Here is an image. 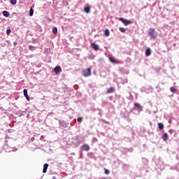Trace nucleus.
<instances>
[{
  "label": "nucleus",
  "mask_w": 179,
  "mask_h": 179,
  "mask_svg": "<svg viewBox=\"0 0 179 179\" xmlns=\"http://www.w3.org/2000/svg\"><path fill=\"white\" fill-rule=\"evenodd\" d=\"M27 117L29 118V114L27 115Z\"/></svg>",
  "instance_id": "41"
},
{
  "label": "nucleus",
  "mask_w": 179,
  "mask_h": 179,
  "mask_svg": "<svg viewBox=\"0 0 179 179\" xmlns=\"http://www.w3.org/2000/svg\"><path fill=\"white\" fill-rule=\"evenodd\" d=\"M109 60L110 62H112V64H118V62L113 57H109Z\"/></svg>",
  "instance_id": "12"
},
{
  "label": "nucleus",
  "mask_w": 179,
  "mask_h": 179,
  "mask_svg": "<svg viewBox=\"0 0 179 179\" xmlns=\"http://www.w3.org/2000/svg\"><path fill=\"white\" fill-rule=\"evenodd\" d=\"M158 128L160 131H162V129H164V124L163 123H158Z\"/></svg>",
  "instance_id": "17"
},
{
  "label": "nucleus",
  "mask_w": 179,
  "mask_h": 179,
  "mask_svg": "<svg viewBox=\"0 0 179 179\" xmlns=\"http://www.w3.org/2000/svg\"><path fill=\"white\" fill-rule=\"evenodd\" d=\"M143 107L141 106L139 103H135L134 108L131 109V113H134L135 111H137V114H139L141 111L143 110Z\"/></svg>",
  "instance_id": "1"
},
{
  "label": "nucleus",
  "mask_w": 179,
  "mask_h": 179,
  "mask_svg": "<svg viewBox=\"0 0 179 179\" xmlns=\"http://www.w3.org/2000/svg\"><path fill=\"white\" fill-rule=\"evenodd\" d=\"M120 31H121L122 33H125V28L124 27H120L119 28Z\"/></svg>",
  "instance_id": "28"
},
{
  "label": "nucleus",
  "mask_w": 179,
  "mask_h": 179,
  "mask_svg": "<svg viewBox=\"0 0 179 179\" xmlns=\"http://www.w3.org/2000/svg\"><path fill=\"white\" fill-rule=\"evenodd\" d=\"M77 121L78 122H82L83 121V117H78Z\"/></svg>",
  "instance_id": "30"
},
{
  "label": "nucleus",
  "mask_w": 179,
  "mask_h": 179,
  "mask_svg": "<svg viewBox=\"0 0 179 179\" xmlns=\"http://www.w3.org/2000/svg\"><path fill=\"white\" fill-rule=\"evenodd\" d=\"M52 179H57V177L53 176V177L52 178Z\"/></svg>",
  "instance_id": "39"
},
{
  "label": "nucleus",
  "mask_w": 179,
  "mask_h": 179,
  "mask_svg": "<svg viewBox=\"0 0 179 179\" xmlns=\"http://www.w3.org/2000/svg\"><path fill=\"white\" fill-rule=\"evenodd\" d=\"M84 12H85V13H90V6L85 7Z\"/></svg>",
  "instance_id": "16"
},
{
  "label": "nucleus",
  "mask_w": 179,
  "mask_h": 179,
  "mask_svg": "<svg viewBox=\"0 0 179 179\" xmlns=\"http://www.w3.org/2000/svg\"><path fill=\"white\" fill-rule=\"evenodd\" d=\"M114 92V87H111L107 90V93H113Z\"/></svg>",
  "instance_id": "22"
},
{
  "label": "nucleus",
  "mask_w": 179,
  "mask_h": 179,
  "mask_svg": "<svg viewBox=\"0 0 179 179\" xmlns=\"http://www.w3.org/2000/svg\"><path fill=\"white\" fill-rule=\"evenodd\" d=\"M152 54V50L150 48H148L145 50V57H150Z\"/></svg>",
  "instance_id": "10"
},
{
  "label": "nucleus",
  "mask_w": 179,
  "mask_h": 179,
  "mask_svg": "<svg viewBox=\"0 0 179 179\" xmlns=\"http://www.w3.org/2000/svg\"><path fill=\"white\" fill-rule=\"evenodd\" d=\"M54 72H55V73H56V75L61 73L62 72V69L61 68V66H55L54 68Z\"/></svg>",
  "instance_id": "7"
},
{
  "label": "nucleus",
  "mask_w": 179,
  "mask_h": 179,
  "mask_svg": "<svg viewBox=\"0 0 179 179\" xmlns=\"http://www.w3.org/2000/svg\"><path fill=\"white\" fill-rule=\"evenodd\" d=\"M119 20L122 22V23H123L124 26H128L132 23V21L127 20L124 17H120Z\"/></svg>",
  "instance_id": "3"
},
{
  "label": "nucleus",
  "mask_w": 179,
  "mask_h": 179,
  "mask_svg": "<svg viewBox=\"0 0 179 179\" xmlns=\"http://www.w3.org/2000/svg\"><path fill=\"white\" fill-rule=\"evenodd\" d=\"M83 76L85 78H89V76H92V69L88 68L83 71Z\"/></svg>",
  "instance_id": "2"
},
{
  "label": "nucleus",
  "mask_w": 179,
  "mask_h": 179,
  "mask_svg": "<svg viewBox=\"0 0 179 179\" xmlns=\"http://www.w3.org/2000/svg\"><path fill=\"white\" fill-rule=\"evenodd\" d=\"M123 83H128V79H125Z\"/></svg>",
  "instance_id": "37"
},
{
  "label": "nucleus",
  "mask_w": 179,
  "mask_h": 179,
  "mask_svg": "<svg viewBox=\"0 0 179 179\" xmlns=\"http://www.w3.org/2000/svg\"><path fill=\"white\" fill-rule=\"evenodd\" d=\"M13 44H14V45H17V41H14Z\"/></svg>",
  "instance_id": "36"
},
{
  "label": "nucleus",
  "mask_w": 179,
  "mask_h": 179,
  "mask_svg": "<svg viewBox=\"0 0 179 179\" xmlns=\"http://www.w3.org/2000/svg\"><path fill=\"white\" fill-rule=\"evenodd\" d=\"M29 50L30 51H34L36 50V47H34V45H29V47H28Z\"/></svg>",
  "instance_id": "20"
},
{
  "label": "nucleus",
  "mask_w": 179,
  "mask_h": 179,
  "mask_svg": "<svg viewBox=\"0 0 179 179\" xmlns=\"http://www.w3.org/2000/svg\"><path fill=\"white\" fill-rule=\"evenodd\" d=\"M122 117H124V118H128V117H129V114L128 113H126V114L124 115V114L122 113Z\"/></svg>",
  "instance_id": "29"
},
{
  "label": "nucleus",
  "mask_w": 179,
  "mask_h": 179,
  "mask_svg": "<svg viewBox=\"0 0 179 179\" xmlns=\"http://www.w3.org/2000/svg\"><path fill=\"white\" fill-rule=\"evenodd\" d=\"M47 170H48V164H45L43 165V173H47Z\"/></svg>",
  "instance_id": "13"
},
{
  "label": "nucleus",
  "mask_w": 179,
  "mask_h": 179,
  "mask_svg": "<svg viewBox=\"0 0 179 179\" xmlns=\"http://www.w3.org/2000/svg\"><path fill=\"white\" fill-rule=\"evenodd\" d=\"M170 90L172 93H176V92H177V89H176L174 87H171Z\"/></svg>",
  "instance_id": "25"
},
{
  "label": "nucleus",
  "mask_w": 179,
  "mask_h": 179,
  "mask_svg": "<svg viewBox=\"0 0 179 179\" xmlns=\"http://www.w3.org/2000/svg\"><path fill=\"white\" fill-rule=\"evenodd\" d=\"M31 142H34V141H36V138H34V136L31 137Z\"/></svg>",
  "instance_id": "35"
},
{
  "label": "nucleus",
  "mask_w": 179,
  "mask_h": 179,
  "mask_svg": "<svg viewBox=\"0 0 179 179\" xmlns=\"http://www.w3.org/2000/svg\"><path fill=\"white\" fill-rule=\"evenodd\" d=\"M10 3H11V5H16V3H17V0H10Z\"/></svg>",
  "instance_id": "23"
},
{
  "label": "nucleus",
  "mask_w": 179,
  "mask_h": 179,
  "mask_svg": "<svg viewBox=\"0 0 179 179\" xmlns=\"http://www.w3.org/2000/svg\"><path fill=\"white\" fill-rule=\"evenodd\" d=\"M25 97H26L27 101H30V96H29V95H27Z\"/></svg>",
  "instance_id": "34"
},
{
  "label": "nucleus",
  "mask_w": 179,
  "mask_h": 179,
  "mask_svg": "<svg viewBox=\"0 0 179 179\" xmlns=\"http://www.w3.org/2000/svg\"><path fill=\"white\" fill-rule=\"evenodd\" d=\"M142 160H143V164H145V165L148 164V159L142 158Z\"/></svg>",
  "instance_id": "26"
},
{
  "label": "nucleus",
  "mask_w": 179,
  "mask_h": 179,
  "mask_svg": "<svg viewBox=\"0 0 179 179\" xmlns=\"http://www.w3.org/2000/svg\"><path fill=\"white\" fill-rule=\"evenodd\" d=\"M23 93H24V97H26V96H29V94H27V89H24Z\"/></svg>",
  "instance_id": "27"
},
{
  "label": "nucleus",
  "mask_w": 179,
  "mask_h": 179,
  "mask_svg": "<svg viewBox=\"0 0 179 179\" xmlns=\"http://www.w3.org/2000/svg\"><path fill=\"white\" fill-rule=\"evenodd\" d=\"M92 47L95 51L100 50V47H99V45H97L94 42L92 43Z\"/></svg>",
  "instance_id": "9"
},
{
  "label": "nucleus",
  "mask_w": 179,
  "mask_h": 179,
  "mask_svg": "<svg viewBox=\"0 0 179 179\" xmlns=\"http://www.w3.org/2000/svg\"><path fill=\"white\" fill-rule=\"evenodd\" d=\"M162 139L166 142L169 139V134H167V133H164L162 136Z\"/></svg>",
  "instance_id": "14"
},
{
  "label": "nucleus",
  "mask_w": 179,
  "mask_h": 179,
  "mask_svg": "<svg viewBox=\"0 0 179 179\" xmlns=\"http://www.w3.org/2000/svg\"><path fill=\"white\" fill-rule=\"evenodd\" d=\"M3 15L5 17H9V16H10V13L8 10H3Z\"/></svg>",
  "instance_id": "11"
},
{
  "label": "nucleus",
  "mask_w": 179,
  "mask_h": 179,
  "mask_svg": "<svg viewBox=\"0 0 179 179\" xmlns=\"http://www.w3.org/2000/svg\"><path fill=\"white\" fill-rule=\"evenodd\" d=\"M34 13V10H33V8H31L29 9V16H33Z\"/></svg>",
  "instance_id": "21"
},
{
  "label": "nucleus",
  "mask_w": 179,
  "mask_h": 179,
  "mask_svg": "<svg viewBox=\"0 0 179 179\" xmlns=\"http://www.w3.org/2000/svg\"><path fill=\"white\" fill-rule=\"evenodd\" d=\"M155 28H152L148 32V34L149 36H150L151 38H156V37H157V35H156V33H155Z\"/></svg>",
  "instance_id": "5"
},
{
  "label": "nucleus",
  "mask_w": 179,
  "mask_h": 179,
  "mask_svg": "<svg viewBox=\"0 0 179 179\" xmlns=\"http://www.w3.org/2000/svg\"><path fill=\"white\" fill-rule=\"evenodd\" d=\"M52 33H53V34H57V33H58V28H57V27H53Z\"/></svg>",
  "instance_id": "18"
},
{
  "label": "nucleus",
  "mask_w": 179,
  "mask_h": 179,
  "mask_svg": "<svg viewBox=\"0 0 179 179\" xmlns=\"http://www.w3.org/2000/svg\"><path fill=\"white\" fill-rule=\"evenodd\" d=\"M141 92H142L143 93H149V90L146 89L145 87H142L141 88Z\"/></svg>",
  "instance_id": "15"
},
{
  "label": "nucleus",
  "mask_w": 179,
  "mask_h": 179,
  "mask_svg": "<svg viewBox=\"0 0 179 179\" xmlns=\"http://www.w3.org/2000/svg\"><path fill=\"white\" fill-rule=\"evenodd\" d=\"M5 142H6V145H3V148H4V149H8V141L6 140Z\"/></svg>",
  "instance_id": "31"
},
{
  "label": "nucleus",
  "mask_w": 179,
  "mask_h": 179,
  "mask_svg": "<svg viewBox=\"0 0 179 179\" xmlns=\"http://www.w3.org/2000/svg\"><path fill=\"white\" fill-rule=\"evenodd\" d=\"M150 90H152V88H150Z\"/></svg>",
  "instance_id": "42"
},
{
  "label": "nucleus",
  "mask_w": 179,
  "mask_h": 179,
  "mask_svg": "<svg viewBox=\"0 0 179 179\" xmlns=\"http://www.w3.org/2000/svg\"><path fill=\"white\" fill-rule=\"evenodd\" d=\"M105 174H110V171H108V169H105Z\"/></svg>",
  "instance_id": "33"
},
{
  "label": "nucleus",
  "mask_w": 179,
  "mask_h": 179,
  "mask_svg": "<svg viewBox=\"0 0 179 179\" xmlns=\"http://www.w3.org/2000/svg\"><path fill=\"white\" fill-rule=\"evenodd\" d=\"M59 124L62 129L68 128V125H69V123H66L65 120H59Z\"/></svg>",
  "instance_id": "6"
},
{
  "label": "nucleus",
  "mask_w": 179,
  "mask_h": 179,
  "mask_svg": "<svg viewBox=\"0 0 179 179\" xmlns=\"http://www.w3.org/2000/svg\"><path fill=\"white\" fill-rule=\"evenodd\" d=\"M81 150L89 152L90 150V146H89L87 144H84L81 146Z\"/></svg>",
  "instance_id": "8"
},
{
  "label": "nucleus",
  "mask_w": 179,
  "mask_h": 179,
  "mask_svg": "<svg viewBox=\"0 0 179 179\" xmlns=\"http://www.w3.org/2000/svg\"><path fill=\"white\" fill-rule=\"evenodd\" d=\"M10 33H12V29H10V28L6 30V34L7 36H10Z\"/></svg>",
  "instance_id": "24"
},
{
  "label": "nucleus",
  "mask_w": 179,
  "mask_h": 179,
  "mask_svg": "<svg viewBox=\"0 0 179 179\" xmlns=\"http://www.w3.org/2000/svg\"><path fill=\"white\" fill-rule=\"evenodd\" d=\"M106 124H108V122H106Z\"/></svg>",
  "instance_id": "40"
},
{
  "label": "nucleus",
  "mask_w": 179,
  "mask_h": 179,
  "mask_svg": "<svg viewBox=\"0 0 179 179\" xmlns=\"http://www.w3.org/2000/svg\"><path fill=\"white\" fill-rule=\"evenodd\" d=\"M16 150H17V148H15L14 150L13 148H9L8 152H16Z\"/></svg>",
  "instance_id": "32"
},
{
  "label": "nucleus",
  "mask_w": 179,
  "mask_h": 179,
  "mask_svg": "<svg viewBox=\"0 0 179 179\" xmlns=\"http://www.w3.org/2000/svg\"><path fill=\"white\" fill-rule=\"evenodd\" d=\"M104 34L106 37H108V36H110V30H108V29H105Z\"/></svg>",
  "instance_id": "19"
},
{
  "label": "nucleus",
  "mask_w": 179,
  "mask_h": 179,
  "mask_svg": "<svg viewBox=\"0 0 179 179\" xmlns=\"http://www.w3.org/2000/svg\"><path fill=\"white\" fill-rule=\"evenodd\" d=\"M155 164L158 169H163V161H162L160 157L155 159Z\"/></svg>",
  "instance_id": "4"
},
{
  "label": "nucleus",
  "mask_w": 179,
  "mask_h": 179,
  "mask_svg": "<svg viewBox=\"0 0 179 179\" xmlns=\"http://www.w3.org/2000/svg\"><path fill=\"white\" fill-rule=\"evenodd\" d=\"M43 139H44V136H41V140H43Z\"/></svg>",
  "instance_id": "38"
}]
</instances>
